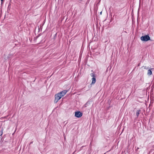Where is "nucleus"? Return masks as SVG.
Here are the masks:
<instances>
[{
  "label": "nucleus",
  "instance_id": "f257e3e1",
  "mask_svg": "<svg viewBox=\"0 0 154 154\" xmlns=\"http://www.w3.org/2000/svg\"><path fill=\"white\" fill-rule=\"evenodd\" d=\"M140 39L142 41L146 42L150 40V38L148 35H146L141 36L140 38Z\"/></svg>",
  "mask_w": 154,
  "mask_h": 154
},
{
  "label": "nucleus",
  "instance_id": "f03ea898",
  "mask_svg": "<svg viewBox=\"0 0 154 154\" xmlns=\"http://www.w3.org/2000/svg\"><path fill=\"white\" fill-rule=\"evenodd\" d=\"M59 94L57 93L55 95L54 103H57L62 97Z\"/></svg>",
  "mask_w": 154,
  "mask_h": 154
},
{
  "label": "nucleus",
  "instance_id": "7ed1b4c3",
  "mask_svg": "<svg viewBox=\"0 0 154 154\" xmlns=\"http://www.w3.org/2000/svg\"><path fill=\"white\" fill-rule=\"evenodd\" d=\"M90 75L91 77H93L92 78V82L91 84H94L96 82V74L94 73H91Z\"/></svg>",
  "mask_w": 154,
  "mask_h": 154
},
{
  "label": "nucleus",
  "instance_id": "20e7f679",
  "mask_svg": "<svg viewBox=\"0 0 154 154\" xmlns=\"http://www.w3.org/2000/svg\"><path fill=\"white\" fill-rule=\"evenodd\" d=\"M82 113L80 111H76L75 113V116L77 118H80L82 116Z\"/></svg>",
  "mask_w": 154,
  "mask_h": 154
},
{
  "label": "nucleus",
  "instance_id": "39448f33",
  "mask_svg": "<svg viewBox=\"0 0 154 154\" xmlns=\"http://www.w3.org/2000/svg\"><path fill=\"white\" fill-rule=\"evenodd\" d=\"M67 91L66 90H63V91H61L60 93H58V94H59L62 97L67 92Z\"/></svg>",
  "mask_w": 154,
  "mask_h": 154
},
{
  "label": "nucleus",
  "instance_id": "423d86ee",
  "mask_svg": "<svg viewBox=\"0 0 154 154\" xmlns=\"http://www.w3.org/2000/svg\"><path fill=\"white\" fill-rule=\"evenodd\" d=\"M140 112L141 110L140 109H138L136 113L137 118H138V117L139 116L140 113Z\"/></svg>",
  "mask_w": 154,
  "mask_h": 154
},
{
  "label": "nucleus",
  "instance_id": "0eeeda50",
  "mask_svg": "<svg viewBox=\"0 0 154 154\" xmlns=\"http://www.w3.org/2000/svg\"><path fill=\"white\" fill-rule=\"evenodd\" d=\"M147 74L149 75H150L152 74V72L151 69H149L148 70Z\"/></svg>",
  "mask_w": 154,
  "mask_h": 154
},
{
  "label": "nucleus",
  "instance_id": "6e6552de",
  "mask_svg": "<svg viewBox=\"0 0 154 154\" xmlns=\"http://www.w3.org/2000/svg\"><path fill=\"white\" fill-rule=\"evenodd\" d=\"M3 130V128H2L0 131V136L1 137V136H2Z\"/></svg>",
  "mask_w": 154,
  "mask_h": 154
},
{
  "label": "nucleus",
  "instance_id": "1a4fd4ad",
  "mask_svg": "<svg viewBox=\"0 0 154 154\" xmlns=\"http://www.w3.org/2000/svg\"><path fill=\"white\" fill-rule=\"evenodd\" d=\"M11 4L10 3H9V5H8V8H11Z\"/></svg>",
  "mask_w": 154,
  "mask_h": 154
},
{
  "label": "nucleus",
  "instance_id": "9d476101",
  "mask_svg": "<svg viewBox=\"0 0 154 154\" xmlns=\"http://www.w3.org/2000/svg\"><path fill=\"white\" fill-rule=\"evenodd\" d=\"M5 136H6L5 134V135H4L3 137H4V138L5 137Z\"/></svg>",
  "mask_w": 154,
  "mask_h": 154
},
{
  "label": "nucleus",
  "instance_id": "9b49d317",
  "mask_svg": "<svg viewBox=\"0 0 154 154\" xmlns=\"http://www.w3.org/2000/svg\"><path fill=\"white\" fill-rule=\"evenodd\" d=\"M33 143V141H31L30 142V144H32Z\"/></svg>",
  "mask_w": 154,
  "mask_h": 154
},
{
  "label": "nucleus",
  "instance_id": "f8f14e48",
  "mask_svg": "<svg viewBox=\"0 0 154 154\" xmlns=\"http://www.w3.org/2000/svg\"><path fill=\"white\" fill-rule=\"evenodd\" d=\"M87 103H86V104H85V105H84V106H85V107H86V104H87Z\"/></svg>",
  "mask_w": 154,
  "mask_h": 154
},
{
  "label": "nucleus",
  "instance_id": "ddd939ff",
  "mask_svg": "<svg viewBox=\"0 0 154 154\" xmlns=\"http://www.w3.org/2000/svg\"><path fill=\"white\" fill-rule=\"evenodd\" d=\"M1 0V1L2 2H2H3V1L4 0Z\"/></svg>",
  "mask_w": 154,
  "mask_h": 154
},
{
  "label": "nucleus",
  "instance_id": "4468645a",
  "mask_svg": "<svg viewBox=\"0 0 154 154\" xmlns=\"http://www.w3.org/2000/svg\"><path fill=\"white\" fill-rule=\"evenodd\" d=\"M102 11H101V12H100V14H102Z\"/></svg>",
  "mask_w": 154,
  "mask_h": 154
}]
</instances>
